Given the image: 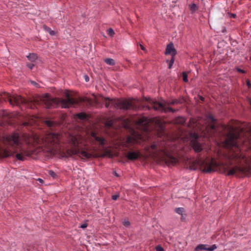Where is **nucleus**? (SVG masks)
<instances>
[{
	"label": "nucleus",
	"mask_w": 251,
	"mask_h": 251,
	"mask_svg": "<svg viewBox=\"0 0 251 251\" xmlns=\"http://www.w3.org/2000/svg\"><path fill=\"white\" fill-rule=\"evenodd\" d=\"M5 141L13 149L14 151H5L4 157H8L13 156L15 153L17 159L24 161L25 159L24 155H28L27 151L24 150L22 148V143L20 141L19 136L16 133L8 135L5 137Z\"/></svg>",
	"instance_id": "f257e3e1"
},
{
	"label": "nucleus",
	"mask_w": 251,
	"mask_h": 251,
	"mask_svg": "<svg viewBox=\"0 0 251 251\" xmlns=\"http://www.w3.org/2000/svg\"><path fill=\"white\" fill-rule=\"evenodd\" d=\"M60 138V135L54 133H50L43 138L44 144L47 148V151L51 155L58 152Z\"/></svg>",
	"instance_id": "f03ea898"
},
{
	"label": "nucleus",
	"mask_w": 251,
	"mask_h": 251,
	"mask_svg": "<svg viewBox=\"0 0 251 251\" xmlns=\"http://www.w3.org/2000/svg\"><path fill=\"white\" fill-rule=\"evenodd\" d=\"M70 143L72 146L71 150L68 151V156H71L73 155L77 154L80 157L85 158H90L92 155L84 151H80L79 147V141L77 138L74 136L71 137Z\"/></svg>",
	"instance_id": "7ed1b4c3"
},
{
	"label": "nucleus",
	"mask_w": 251,
	"mask_h": 251,
	"mask_svg": "<svg viewBox=\"0 0 251 251\" xmlns=\"http://www.w3.org/2000/svg\"><path fill=\"white\" fill-rule=\"evenodd\" d=\"M147 151L150 153L152 157L155 158H157L161 153L166 154V150L165 147V143H154L151 145L150 148L147 149Z\"/></svg>",
	"instance_id": "20e7f679"
},
{
	"label": "nucleus",
	"mask_w": 251,
	"mask_h": 251,
	"mask_svg": "<svg viewBox=\"0 0 251 251\" xmlns=\"http://www.w3.org/2000/svg\"><path fill=\"white\" fill-rule=\"evenodd\" d=\"M239 138V135L236 132L235 130L232 128L229 132L226 139L225 141V146L226 148L234 147L238 148L237 140Z\"/></svg>",
	"instance_id": "39448f33"
},
{
	"label": "nucleus",
	"mask_w": 251,
	"mask_h": 251,
	"mask_svg": "<svg viewBox=\"0 0 251 251\" xmlns=\"http://www.w3.org/2000/svg\"><path fill=\"white\" fill-rule=\"evenodd\" d=\"M105 106L107 108L114 106L118 109L128 110L132 107V104L130 102L126 100H111L108 103L106 102Z\"/></svg>",
	"instance_id": "423d86ee"
},
{
	"label": "nucleus",
	"mask_w": 251,
	"mask_h": 251,
	"mask_svg": "<svg viewBox=\"0 0 251 251\" xmlns=\"http://www.w3.org/2000/svg\"><path fill=\"white\" fill-rule=\"evenodd\" d=\"M55 102L62 108H69L77 103L76 101L72 98L68 93L66 94V99H58Z\"/></svg>",
	"instance_id": "0eeeda50"
},
{
	"label": "nucleus",
	"mask_w": 251,
	"mask_h": 251,
	"mask_svg": "<svg viewBox=\"0 0 251 251\" xmlns=\"http://www.w3.org/2000/svg\"><path fill=\"white\" fill-rule=\"evenodd\" d=\"M149 102L152 105V108H153L155 110H159L161 112H175L177 110L176 109H174L171 107H166L165 105L162 102H158L155 100H153L149 99Z\"/></svg>",
	"instance_id": "6e6552de"
},
{
	"label": "nucleus",
	"mask_w": 251,
	"mask_h": 251,
	"mask_svg": "<svg viewBox=\"0 0 251 251\" xmlns=\"http://www.w3.org/2000/svg\"><path fill=\"white\" fill-rule=\"evenodd\" d=\"M7 98H3L4 100H8L10 104L12 105L20 106L22 104H25L26 103V100L22 98L21 96L18 95H10L9 94H6Z\"/></svg>",
	"instance_id": "1a4fd4ad"
},
{
	"label": "nucleus",
	"mask_w": 251,
	"mask_h": 251,
	"mask_svg": "<svg viewBox=\"0 0 251 251\" xmlns=\"http://www.w3.org/2000/svg\"><path fill=\"white\" fill-rule=\"evenodd\" d=\"M249 171V168L236 166L227 171V176H232L235 174L247 175Z\"/></svg>",
	"instance_id": "9d476101"
},
{
	"label": "nucleus",
	"mask_w": 251,
	"mask_h": 251,
	"mask_svg": "<svg viewBox=\"0 0 251 251\" xmlns=\"http://www.w3.org/2000/svg\"><path fill=\"white\" fill-rule=\"evenodd\" d=\"M217 248L215 244L210 246L207 244H200L198 245L196 248V251H213Z\"/></svg>",
	"instance_id": "9b49d317"
},
{
	"label": "nucleus",
	"mask_w": 251,
	"mask_h": 251,
	"mask_svg": "<svg viewBox=\"0 0 251 251\" xmlns=\"http://www.w3.org/2000/svg\"><path fill=\"white\" fill-rule=\"evenodd\" d=\"M192 136L195 139L191 142L192 146L196 152H200L202 150V148L201 144L197 141L199 136L197 134L194 133L192 134Z\"/></svg>",
	"instance_id": "f8f14e48"
},
{
	"label": "nucleus",
	"mask_w": 251,
	"mask_h": 251,
	"mask_svg": "<svg viewBox=\"0 0 251 251\" xmlns=\"http://www.w3.org/2000/svg\"><path fill=\"white\" fill-rule=\"evenodd\" d=\"M218 166V164L213 160H212L210 162L206 164L204 171L206 173H211L215 171L216 168Z\"/></svg>",
	"instance_id": "ddd939ff"
},
{
	"label": "nucleus",
	"mask_w": 251,
	"mask_h": 251,
	"mask_svg": "<svg viewBox=\"0 0 251 251\" xmlns=\"http://www.w3.org/2000/svg\"><path fill=\"white\" fill-rule=\"evenodd\" d=\"M166 54H171L172 56H175L176 54V51L175 50L174 45L172 43H169L166 49Z\"/></svg>",
	"instance_id": "4468645a"
},
{
	"label": "nucleus",
	"mask_w": 251,
	"mask_h": 251,
	"mask_svg": "<svg viewBox=\"0 0 251 251\" xmlns=\"http://www.w3.org/2000/svg\"><path fill=\"white\" fill-rule=\"evenodd\" d=\"M141 154L139 151H129L126 154V157L130 160H134L139 158Z\"/></svg>",
	"instance_id": "2eb2a0df"
},
{
	"label": "nucleus",
	"mask_w": 251,
	"mask_h": 251,
	"mask_svg": "<svg viewBox=\"0 0 251 251\" xmlns=\"http://www.w3.org/2000/svg\"><path fill=\"white\" fill-rule=\"evenodd\" d=\"M150 122V119L146 117H143L140 118L137 122V124L139 126H143L147 127Z\"/></svg>",
	"instance_id": "dca6fc26"
},
{
	"label": "nucleus",
	"mask_w": 251,
	"mask_h": 251,
	"mask_svg": "<svg viewBox=\"0 0 251 251\" xmlns=\"http://www.w3.org/2000/svg\"><path fill=\"white\" fill-rule=\"evenodd\" d=\"M92 137L97 142H98L101 145H104L105 143V140L103 137L98 136L97 134L95 132H92Z\"/></svg>",
	"instance_id": "f3484780"
},
{
	"label": "nucleus",
	"mask_w": 251,
	"mask_h": 251,
	"mask_svg": "<svg viewBox=\"0 0 251 251\" xmlns=\"http://www.w3.org/2000/svg\"><path fill=\"white\" fill-rule=\"evenodd\" d=\"M26 57L30 61L34 62L37 59V55L35 53H29Z\"/></svg>",
	"instance_id": "a211bd4d"
},
{
	"label": "nucleus",
	"mask_w": 251,
	"mask_h": 251,
	"mask_svg": "<svg viewBox=\"0 0 251 251\" xmlns=\"http://www.w3.org/2000/svg\"><path fill=\"white\" fill-rule=\"evenodd\" d=\"M175 211L176 213H177L179 215H181V219H183V214L184 212V209L183 208H182V207L176 208L175 209Z\"/></svg>",
	"instance_id": "6ab92c4d"
},
{
	"label": "nucleus",
	"mask_w": 251,
	"mask_h": 251,
	"mask_svg": "<svg viewBox=\"0 0 251 251\" xmlns=\"http://www.w3.org/2000/svg\"><path fill=\"white\" fill-rule=\"evenodd\" d=\"M43 29L47 32H49L50 35H54L55 32L51 29L46 25H43Z\"/></svg>",
	"instance_id": "aec40b11"
},
{
	"label": "nucleus",
	"mask_w": 251,
	"mask_h": 251,
	"mask_svg": "<svg viewBox=\"0 0 251 251\" xmlns=\"http://www.w3.org/2000/svg\"><path fill=\"white\" fill-rule=\"evenodd\" d=\"M105 62L109 65H114L115 64L114 60L110 58L105 59Z\"/></svg>",
	"instance_id": "412c9836"
},
{
	"label": "nucleus",
	"mask_w": 251,
	"mask_h": 251,
	"mask_svg": "<svg viewBox=\"0 0 251 251\" xmlns=\"http://www.w3.org/2000/svg\"><path fill=\"white\" fill-rule=\"evenodd\" d=\"M76 116L81 120L85 119L87 117V115L84 113H78L76 115Z\"/></svg>",
	"instance_id": "4be33fe9"
},
{
	"label": "nucleus",
	"mask_w": 251,
	"mask_h": 251,
	"mask_svg": "<svg viewBox=\"0 0 251 251\" xmlns=\"http://www.w3.org/2000/svg\"><path fill=\"white\" fill-rule=\"evenodd\" d=\"M49 175L51 176L53 178L55 179L57 177V175L52 170H49L48 171Z\"/></svg>",
	"instance_id": "5701e85b"
},
{
	"label": "nucleus",
	"mask_w": 251,
	"mask_h": 251,
	"mask_svg": "<svg viewBox=\"0 0 251 251\" xmlns=\"http://www.w3.org/2000/svg\"><path fill=\"white\" fill-rule=\"evenodd\" d=\"M174 61H175L174 56H172L171 59L170 61H169V60L167 61V62H169V68L170 69L172 67V66H173V65L174 63Z\"/></svg>",
	"instance_id": "b1692460"
},
{
	"label": "nucleus",
	"mask_w": 251,
	"mask_h": 251,
	"mask_svg": "<svg viewBox=\"0 0 251 251\" xmlns=\"http://www.w3.org/2000/svg\"><path fill=\"white\" fill-rule=\"evenodd\" d=\"M107 31L108 34L111 37L115 34V32L114 30L111 28L108 29Z\"/></svg>",
	"instance_id": "393cba45"
},
{
	"label": "nucleus",
	"mask_w": 251,
	"mask_h": 251,
	"mask_svg": "<svg viewBox=\"0 0 251 251\" xmlns=\"http://www.w3.org/2000/svg\"><path fill=\"white\" fill-rule=\"evenodd\" d=\"M182 77H183V81L184 82H188V77H187V73L186 72L182 73Z\"/></svg>",
	"instance_id": "a878e982"
},
{
	"label": "nucleus",
	"mask_w": 251,
	"mask_h": 251,
	"mask_svg": "<svg viewBox=\"0 0 251 251\" xmlns=\"http://www.w3.org/2000/svg\"><path fill=\"white\" fill-rule=\"evenodd\" d=\"M190 9L193 11L194 12L197 10V6L195 3H192L190 6Z\"/></svg>",
	"instance_id": "bb28decb"
},
{
	"label": "nucleus",
	"mask_w": 251,
	"mask_h": 251,
	"mask_svg": "<svg viewBox=\"0 0 251 251\" xmlns=\"http://www.w3.org/2000/svg\"><path fill=\"white\" fill-rule=\"evenodd\" d=\"M30 82L31 83V84H32L36 87H39V85L37 83H36L35 81H33V80H30Z\"/></svg>",
	"instance_id": "cd10ccee"
},
{
	"label": "nucleus",
	"mask_w": 251,
	"mask_h": 251,
	"mask_svg": "<svg viewBox=\"0 0 251 251\" xmlns=\"http://www.w3.org/2000/svg\"><path fill=\"white\" fill-rule=\"evenodd\" d=\"M123 224L125 226L128 227L130 225V222L128 221H125L123 222Z\"/></svg>",
	"instance_id": "c85d7f7f"
},
{
	"label": "nucleus",
	"mask_w": 251,
	"mask_h": 251,
	"mask_svg": "<svg viewBox=\"0 0 251 251\" xmlns=\"http://www.w3.org/2000/svg\"><path fill=\"white\" fill-rule=\"evenodd\" d=\"M51 99L50 98V95L48 94H46V95H45V97L44 98V100H50Z\"/></svg>",
	"instance_id": "c756f323"
},
{
	"label": "nucleus",
	"mask_w": 251,
	"mask_h": 251,
	"mask_svg": "<svg viewBox=\"0 0 251 251\" xmlns=\"http://www.w3.org/2000/svg\"><path fill=\"white\" fill-rule=\"evenodd\" d=\"M46 124L49 126H53V123L52 121H46Z\"/></svg>",
	"instance_id": "7c9ffc66"
},
{
	"label": "nucleus",
	"mask_w": 251,
	"mask_h": 251,
	"mask_svg": "<svg viewBox=\"0 0 251 251\" xmlns=\"http://www.w3.org/2000/svg\"><path fill=\"white\" fill-rule=\"evenodd\" d=\"M120 197L119 194H116L112 196V199L114 201L117 200Z\"/></svg>",
	"instance_id": "2f4dec72"
},
{
	"label": "nucleus",
	"mask_w": 251,
	"mask_h": 251,
	"mask_svg": "<svg viewBox=\"0 0 251 251\" xmlns=\"http://www.w3.org/2000/svg\"><path fill=\"white\" fill-rule=\"evenodd\" d=\"M112 125H113V122L111 121H109L108 122H107L106 123V126L107 127H110L112 126Z\"/></svg>",
	"instance_id": "473e14b6"
},
{
	"label": "nucleus",
	"mask_w": 251,
	"mask_h": 251,
	"mask_svg": "<svg viewBox=\"0 0 251 251\" xmlns=\"http://www.w3.org/2000/svg\"><path fill=\"white\" fill-rule=\"evenodd\" d=\"M208 119L210 120L212 122H214L215 121V119L211 115H210L208 117Z\"/></svg>",
	"instance_id": "72a5a7b5"
},
{
	"label": "nucleus",
	"mask_w": 251,
	"mask_h": 251,
	"mask_svg": "<svg viewBox=\"0 0 251 251\" xmlns=\"http://www.w3.org/2000/svg\"><path fill=\"white\" fill-rule=\"evenodd\" d=\"M156 251H164V249L161 246H157L156 247Z\"/></svg>",
	"instance_id": "f704fd0d"
},
{
	"label": "nucleus",
	"mask_w": 251,
	"mask_h": 251,
	"mask_svg": "<svg viewBox=\"0 0 251 251\" xmlns=\"http://www.w3.org/2000/svg\"><path fill=\"white\" fill-rule=\"evenodd\" d=\"M84 78L86 82H88L89 81V77L88 75H84Z\"/></svg>",
	"instance_id": "c9c22d12"
},
{
	"label": "nucleus",
	"mask_w": 251,
	"mask_h": 251,
	"mask_svg": "<svg viewBox=\"0 0 251 251\" xmlns=\"http://www.w3.org/2000/svg\"><path fill=\"white\" fill-rule=\"evenodd\" d=\"M27 66L30 69H32L33 67L34 66V65L33 64H28L27 65Z\"/></svg>",
	"instance_id": "e433bc0d"
},
{
	"label": "nucleus",
	"mask_w": 251,
	"mask_h": 251,
	"mask_svg": "<svg viewBox=\"0 0 251 251\" xmlns=\"http://www.w3.org/2000/svg\"><path fill=\"white\" fill-rule=\"evenodd\" d=\"M172 163L173 164H175L176 163V162L177 161V159L174 157L172 158Z\"/></svg>",
	"instance_id": "4c0bfd02"
},
{
	"label": "nucleus",
	"mask_w": 251,
	"mask_h": 251,
	"mask_svg": "<svg viewBox=\"0 0 251 251\" xmlns=\"http://www.w3.org/2000/svg\"><path fill=\"white\" fill-rule=\"evenodd\" d=\"M87 226V224L85 223L81 225L80 227L82 228H85Z\"/></svg>",
	"instance_id": "58836bf2"
},
{
	"label": "nucleus",
	"mask_w": 251,
	"mask_h": 251,
	"mask_svg": "<svg viewBox=\"0 0 251 251\" xmlns=\"http://www.w3.org/2000/svg\"><path fill=\"white\" fill-rule=\"evenodd\" d=\"M237 69V70L238 71V72H240V73H241L244 74V73H245V71H244L243 70H242V69H240V68H237V69Z\"/></svg>",
	"instance_id": "ea45409f"
},
{
	"label": "nucleus",
	"mask_w": 251,
	"mask_h": 251,
	"mask_svg": "<svg viewBox=\"0 0 251 251\" xmlns=\"http://www.w3.org/2000/svg\"><path fill=\"white\" fill-rule=\"evenodd\" d=\"M247 85H248L249 88H250L251 87V82H250L249 80H248L247 81Z\"/></svg>",
	"instance_id": "a19ab883"
},
{
	"label": "nucleus",
	"mask_w": 251,
	"mask_h": 251,
	"mask_svg": "<svg viewBox=\"0 0 251 251\" xmlns=\"http://www.w3.org/2000/svg\"><path fill=\"white\" fill-rule=\"evenodd\" d=\"M230 15L231 17H232V18H235L236 17V15L235 14H234V13L230 14Z\"/></svg>",
	"instance_id": "79ce46f5"
},
{
	"label": "nucleus",
	"mask_w": 251,
	"mask_h": 251,
	"mask_svg": "<svg viewBox=\"0 0 251 251\" xmlns=\"http://www.w3.org/2000/svg\"><path fill=\"white\" fill-rule=\"evenodd\" d=\"M211 128L212 130H215V125H211Z\"/></svg>",
	"instance_id": "37998d69"
},
{
	"label": "nucleus",
	"mask_w": 251,
	"mask_h": 251,
	"mask_svg": "<svg viewBox=\"0 0 251 251\" xmlns=\"http://www.w3.org/2000/svg\"><path fill=\"white\" fill-rule=\"evenodd\" d=\"M140 46L141 50H145V48L144 47V46L142 45H141V44H140Z\"/></svg>",
	"instance_id": "c03bdc74"
},
{
	"label": "nucleus",
	"mask_w": 251,
	"mask_h": 251,
	"mask_svg": "<svg viewBox=\"0 0 251 251\" xmlns=\"http://www.w3.org/2000/svg\"><path fill=\"white\" fill-rule=\"evenodd\" d=\"M176 102H177V101H176V100H173L172 102H171L170 103V104H174L176 103Z\"/></svg>",
	"instance_id": "a18cd8bd"
},
{
	"label": "nucleus",
	"mask_w": 251,
	"mask_h": 251,
	"mask_svg": "<svg viewBox=\"0 0 251 251\" xmlns=\"http://www.w3.org/2000/svg\"><path fill=\"white\" fill-rule=\"evenodd\" d=\"M38 180L40 182H41V183H43V180L42 179L40 178H39L38 179Z\"/></svg>",
	"instance_id": "49530a36"
},
{
	"label": "nucleus",
	"mask_w": 251,
	"mask_h": 251,
	"mask_svg": "<svg viewBox=\"0 0 251 251\" xmlns=\"http://www.w3.org/2000/svg\"><path fill=\"white\" fill-rule=\"evenodd\" d=\"M113 173L115 174V175L116 176H119L118 175V174L115 171L113 172Z\"/></svg>",
	"instance_id": "de8ad7c7"
},
{
	"label": "nucleus",
	"mask_w": 251,
	"mask_h": 251,
	"mask_svg": "<svg viewBox=\"0 0 251 251\" xmlns=\"http://www.w3.org/2000/svg\"><path fill=\"white\" fill-rule=\"evenodd\" d=\"M248 101H249V102L250 103V105L251 106V99H249Z\"/></svg>",
	"instance_id": "09e8293b"
},
{
	"label": "nucleus",
	"mask_w": 251,
	"mask_h": 251,
	"mask_svg": "<svg viewBox=\"0 0 251 251\" xmlns=\"http://www.w3.org/2000/svg\"><path fill=\"white\" fill-rule=\"evenodd\" d=\"M48 106V108H49V107H50V104H49V105H48V106Z\"/></svg>",
	"instance_id": "8fccbe9b"
},
{
	"label": "nucleus",
	"mask_w": 251,
	"mask_h": 251,
	"mask_svg": "<svg viewBox=\"0 0 251 251\" xmlns=\"http://www.w3.org/2000/svg\"><path fill=\"white\" fill-rule=\"evenodd\" d=\"M105 99L110 100V99L108 98H105Z\"/></svg>",
	"instance_id": "3c124183"
}]
</instances>
